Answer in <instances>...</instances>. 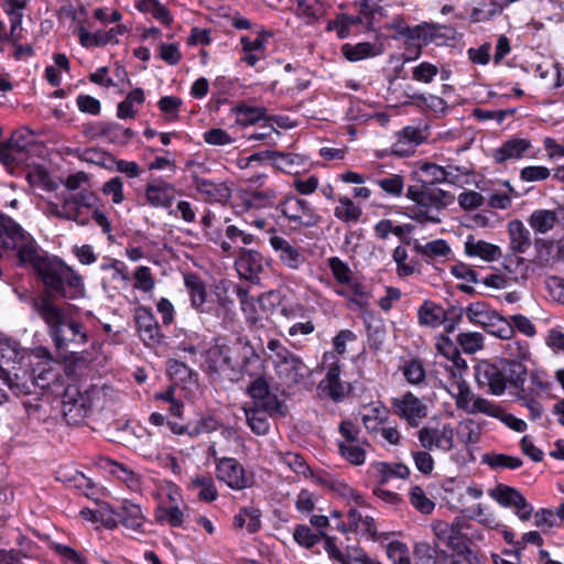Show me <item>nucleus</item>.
<instances>
[{
    "label": "nucleus",
    "instance_id": "obj_12",
    "mask_svg": "<svg viewBox=\"0 0 564 564\" xmlns=\"http://www.w3.org/2000/svg\"><path fill=\"white\" fill-rule=\"evenodd\" d=\"M392 412L404 420L411 427H417L427 416L426 404L412 392L408 391L391 400Z\"/></svg>",
    "mask_w": 564,
    "mask_h": 564
},
{
    "label": "nucleus",
    "instance_id": "obj_61",
    "mask_svg": "<svg viewBox=\"0 0 564 564\" xmlns=\"http://www.w3.org/2000/svg\"><path fill=\"white\" fill-rule=\"evenodd\" d=\"M467 413H469V414L482 413L488 416L497 417L501 413V408L485 398L475 395L473 402L470 403L469 410H467Z\"/></svg>",
    "mask_w": 564,
    "mask_h": 564
},
{
    "label": "nucleus",
    "instance_id": "obj_42",
    "mask_svg": "<svg viewBox=\"0 0 564 564\" xmlns=\"http://www.w3.org/2000/svg\"><path fill=\"white\" fill-rule=\"evenodd\" d=\"M536 75L546 82V87L555 89L564 84V69L557 63L539 64Z\"/></svg>",
    "mask_w": 564,
    "mask_h": 564
},
{
    "label": "nucleus",
    "instance_id": "obj_11",
    "mask_svg": "<svg viewBox=\"0 0 564 564\" xmlns=\"http://www.w3.org/2000/svg\"><path fill=\"white\" fill-rule=\"evenodd\" d=\"M421 446L429 451L449 452L455 446V431L451 423L425 425L417 431Z\"/></svg>",
    "mask_w": 564,
    "mask_h": 564
},
{
    "label": "nucleus",
    "instance_id": "obj_10",
    "mask_svg": "<svg viewBox=\"0 0 564 564\" xmlns=\"http://www.w3.org/2000/svg\"><path fill=\"white\" fill-rule=\"evenodd\" d=\"M212 456L215 458L216 476L234 490H242L250 487L253 478L245 467L232 457H216L215 451Z\"/></svg>",
    "mask_w": 564,
    "mask_h": 564
},
{
    "label": "nucleus",
    "instance_id": "obj_54",
    "mask_svg": "<svg viewBox=\"0 0 564 564\" xmlns=\"http://www.w3.org/2000/svg\"><path fill=\"white\" fill-rule=\"evenodd\" d=\"M283 299V294L276 290L268 291L258 297L259 307L267 319L282 306Z\"/></svg>",
    "mask_w": 564,
    "mask_h": 564
},
{
    "label": "nucleus",
    "instance_id": "obj_28",
    "mask_svg": "<svg viewBox=\"0 0 564 564\" xmlns=\"http://www.w3.org/2000/svg\"><path fill=\"white\" fill-rule=\"evenodd\" d=\"M465 252L468 257H478L489 262L496 261L502 256L500 247L485 240L476 239L471 235H469L465 241Z\"/></svg>",
    "mask_w": 564,
    "mask_h": 564
},
{
    "label": "nucleus",
    "instance_id": "obj_19",
    "mask_svg": "<svg viewBox=\"0 0 564 564\" xmlns=\"http://www.w3.org/2000/svg\"><path fill=\"white\" fill-rule=\"evenodd\" d=\"M175 186L162 178L153 180L145 185L144 198L154 208H169L175 199Z\"/></svg>",
    "mask_w": 564,
    "mask_h": 564
},
{
    "label": "nucleus",
    "instance_id": "obj_33",
    "mask_svg": "<svg viewBox=\"0 0 564 564\" xmlns=\"http://www.w3.org/2000/svg\"><path fill=\"white\" fill-rule=\"evenodd\" d=\"M238 296L240 299L241 311L249 327H264V322L267 318L259 307L258 299L256 300L249 296L248 292L245 290H239Z\"/></svg>",
    "mask_w": 564,
    "mask_h": 564
},
{
    "label": "nucleus",
    "instance_id": "obj_41",
    "mask_svg": "<svg viewBox=\"0 0 564 564\" xmlns=\"http://www.w3.org/2000/svg\"><path fill=\"white\" fill-rule=\"evenodd\" d=\"M338 205L334 208V216L343 223H357L359 221L362 210L349 197L339 196Z\"/></svg>",
    "mask_w": 564,
    "mask_h": 564
},
{
    "label": "nucleus",
    "instance_id": "obj_60",
    "mask_svg": "<svg viewBox=\"0 0 564 564\" xmlns=\"http://www.w3.org/2000/svg\"><path fill=\"white\" fill-rule=\"evenodd\" d=\"M521 492L507 485H498L490 491L491 498L503 507H512Z\"/></svg>",
    "mask_w": 564,
    "mask_h": 564
},
{
    "label": "nucleus",
    "instance_id": "obj_36",
    "mask_svg": "<svg viewBox=\"0 0 564 564\" xmlns=\"http://www.w3.org/2000/svg\"><path fill=\"white\" fill-rule=\"evenodd\" d=\"M417 319L421 326L436 328L447 321V312L431 301H425L417 311Z\"/></svg>",
    "mask_w": 564,
    "mask_h": 564
},
{
    "label": "nucleus",
    "instance_id": "obj_31",
    "mask_svg": "<svg viewBox=\"0 0 564 564\" xmlns=\"http://www.w3.org/2000/svg\"><path fill=\"white\" fill-rule=\"evenodd\" d=\"M261 528V511L252 506L239 509L234 516L232 529L235 531L246 530L249 534L256 533Z\"/></svg>",
    "mask_w": 564,
    "mask_h": 564
},
{
    "label": "nucleus",
    "instance_id": "obj_6",
    "mask_svg": "<svg viewBox=\"0 0 564 564\" xmlns=\"http://www.w3.org/2000/svg\"><path fill=\"white\" fill-rule=\"evenodd\" d=\"M327 263L337 283L343 285V288L336 290V293L359 307L365 306L368 302V294L365 286L354 278L348 264L338 257L328 258Z\"/></svg>",
    "mask_w": 564,
    "mask_h": 564
},
{
    "label": "nucleus",
    "instance_id": "obj_22",
    "mask_svg": "<svg viewBox=\"0 0 564 564\" xmlns=\"http://www.w3.org/2000/svg\"><path fill=\"white\" fill-rule=\"evenodd\" d=\"M193 183L196 191L207 202L225 204L231 197L229 186L223 182L217 183L195 175L193 176Z\"/></svg>",
    "mask_w": 564,
    "mask_h": 564
},
{
    "label": "nucleus",
    "instance_id": "obj_64",
    "mask_svg": "<svg viewBox=\"0 0 564 564\" xmlns=\"http://www.w3.org/2000/svg\"><path fill=\"white\" fill-rule=\"evenodd\" d=\"M344 556L346 562L343 564H351V562H356L358 564H382L377 558L369 556L358 545H347L344 551Z\"/></svg>",
    "mask_w": 564,
    "mask_h": 564
},
{
    "label": "nucleus",
    "instance_id": "obj_5",
    "mask_svg": "<svg viewBox=\"0 0 564 564\" xmlns=\"http://www.w3.org/2000/svg\"><path fill=\"white\" fill-rule=\"evenodd\" d=\"M267 347L271 351L269 358L281 386L292 388L305 381L310 370L300 356L289 350L278 339H270Z\"/></svg>",
    "mask_w": 564,
    "mask_h": 564
},
{
    "label": "nucleus",
    "instance_id": "obj_63",
    "mask_svg": "<svg viewBox=\"0 0 564 564\" xmlns=\"http://www.w3.org/2000/svg\"><path fill=\"white\" fill-rule=\"evenodd\" d=\"M435 346L437 351L448 360L453 361V364H462L465 366V360L460 358L456 345L447 336H441Z\"/></svg>",
    "mask_w": 564,
    "mask_h": 564
},
{
    "label": "nucleus",
    "instance_id": "obj_62",
    "mask_svg": "<svg viewBox=\"0 0 564 564\" xmlns=\"http://www.w3.org/2000/svg\"><path fill=\"white\" fill-rule=\"evenodd\" d=\"M387 555L393 564H411L409 547L401 541H392L387 545Z\"/></svg>",
    "mask_w": 564,
    "mask_h": 564
},
{
    "label": "nucleus",
    "instance_id": "obj_43",
    "mask_svg": "<svg viewBox=\"0 0 564 564\" xmlns=\"http://www.w3.org/2000/svg\"><path fill=\"white\" fill-rule=\"evenodd\" d=\"M502 351L507 360L527 361L531 358L530 344L527 340L516 338L514 335L502 345Z\"/></svg>",
    "mask_w": 564,
    "mask_h": 564
},
{
    "label": "nucleus",
    "instance_id": "obj_48",
    "mask_svg": "<svg viewBox=\"0 0 564 564\" xmlns=\"http://www.w3.org/2000/svg\"><path fill=\"white\" fill-rule=\"evenodd\" d=\"M481 462L492 469H518L523 465L522 459L519 457L498 453L482 455Z\"/></svg>",
    "mask_w": 564,
    "mask_h": 564
},
{
    "label": "nucleus",
    "instance_id": "obj_14",
    "mask_svg": "<svg viewBox=\"0 0 564 564\" xmlns=\"http://www.w3.org/2000/svg\"><path fill=\"white\" fill-rule=\"evenodd\" d=\"M432 530L437 541L445 544L452 553L469 549L468 538L462 532L463 524L460 520L452 523L442 520L433 521Z\"/></svg>",
    "mask_w": 564,
    "mask_h": 564
},
{
    "label": "nucleus",
    "instance_id": "obj_49",
    "mask_svg": "<svg viewBox=\"0 0 564 564\" xmlns=\"http://www.w3.org/2000/svg\"><path fill=\"white\" fill-rule=\"evenodd\" d=\"M340 456L355 466L364 465L366 462V449L360 441L358 442H338Z\"/></svg>",
    "mask_w": 564,
    "mask_h": 564
},
{
    "label": "nucleus",
    "instance_id": "obj_2",
    "mask_svg": "<svg viewBox=\"0 0 564 564\" xmlns=\"http://www.w3.org/2000/svg\"><path fill=\"white\" fill-rule=\"evenodd\" d=\"M260 357L248 340L239 338L232 346L216 341L205 354V371L214 380L237 382L254 373Z\"/></svg>",
    "mask_w": 564,
    "mask_h": 564
},
{
    "label": "nucleus",
    "instance_id": "obj_51",
    "mask_svg": "<svg viewBox=\"0 0 564 564\" xmlns=\"http://www.w3.org/2000/svg\"><path fill=\"white\" fill-rule=\"evenodd\" d=\"M137 8L141 12L152 14L154 19L165 25H169L172 22L170 11L158 0H141L138 2Z\"/></svg>",
    "mask_w": 564,
    "mask_h": 564
},
{
    "label": "nucleus",
    "instance_id": "obj_7",
    "mask_svg": "<svg viewBox=\"0 0 564 564\" xmlns=\"http://www.w3.org/2000/svg\"><path fill=\"white\" fill-rule=\"evenodd\" d=\"M279 210L294 230L314 227L319 224L321 216L312 205L303 198L288 196L279 204Z\"/></svg>",
    "mask_w": 564,
    "mask_h": 564
},
{
    "label": "nucleus",
    "instance_id": "obj_58",
    "mask_svg": "<svg viewBox=\"0 0 564 564\" xmlns=\"http://www.w3.org/2000/svg\"><path fill=\"white\" fill-rule=\"evenodd\" d=\"M101 271H110L112 280L127 284L130 281L128 267L118 259L107 258L100 264Z\"/></svg>",
    "mask_w": 564,
    "mask_h": 564
},
{
    "label": "nucleus",
    "instance_id": "obj_4",
    "mask_svg": "<svg viewBox=\"0 0 564 564\" xmlns=\"http://www.w3.org/2000/svg\"><path fill=\"white\" fill-rule=\"evenodd\" d=\"M406 197L414 203L411 217L421 223L437 224L438 214L454 200L453 195L432 183H421L408 187Z\"/></svg>",
    "mask_w": 564,
    "mask_h": 564
},
{
    "label": "nucleus",
    "instance_id": "obj_55",
    "mask_svg": "<svg viewBox=\"0 0 564 564\" xmlns=\"http://www.w3.org/2000/svg\"><path fill=\"white\" fill-rule=\"evenodd\" d=\"M411 505L421 513L429 514L434 508L435 503L425 495L420 486H412L409 492Z\"/></svg>",
    "mask_w": 564,
    "mask_h": 564
},
{
    "label": "nucleus",
    "instance_id": "obj_26",
    "mask_svg": "<svg viewBox=\"0 0 564 564\" xmlns=\"http://www.w3.org/2000/svg\"><path fill=\"white\" fill-rule=\"evenodd\" d=\"M370 471L381 485L393 478L406 479L410 476V469L403 463L375 462L370 465Z\"/></svg>",
    "mask_w": 564,
    "mask_h": 564
},
{
    "label": "nucleus",
    "instance_id": "obj_35",
    "mask_svg": "<svg viewBox=\"0 0 564 564\" xmlns=\"http://www.w3.org/2000/svg\"><path fill=\"white\" fill-rule=\"evenodd\" d=\"M29 159L28 150L10 142H0V162L12 172L15 167L25 164Z\"/></svg>",
    "mask_w": 564,
    "mask_h": 564
},
{
    "label": "nucleus",
    "instance_id": "obj_40",
    "mask_svg": "<svg viewBox=\"0 0 564 564\" xmlns=\"http://www.w3.org/2000/svg\"><path fill=\"white\" fill-rule=\"evenodd\" d=\"M408 383L412 386L425 384L426 370L421 359H405L399 367Z\"/></svg>",
    "mask_w": 564,
    "mask_h": 564
},
{
    "label": "nucleus",
    "instance_id": "obj_34",
    "mask_svg": "<svg viewBox=\"0 0 564 564\" xmlns=\"http://www.w3.org/2000/svg\"><path fill=\"white\" fill-rule=\"evenodd\" d=\"M242 55L240 62L253 67L257 63L265 57V39L248 36L240 37Z\"/></svg>",
    "mask_w": 564,
    "mask_h": 564
},
{
    "label": "nucleus",
    "instance_id": "obj_13",
    "mask_svg": "<svg viewBox=\"0 0 564 564\" xmlns=\"http://www.w3.org/2000/svg\"><path fill=\"white\" fill-rule=\"evenodd\" d=\"M67 220L75 221L79 226H85L90 220V214L97 204L96 195L90 191H80L75 194H68L63 197Z\"/></svg>",
    "mask_w": 564,
    "mask_h": 564
},
{
    "label": "nucleus",
    "instance_id": "obj_50",
    "mask_svg": "<svg viewBox=\"0 0 564 564\" xmlns=\"http://www.w3.org/2000/svg\"><path fill=\"white\" fill-rule=\"evenodd\" d=\"M446 390L455 400L457 409L464 410L465 412L469 410L470 403L476 394L469 389L467 382L459 384L451 383L446 386Z\"/></svg>",
    "mask_w": 564,
    "mask_h": 564
},
{
    "label": "nucleus",
    "instance_id": "obj_53",
    "mask_svg": "<svg viewBox=\"0 0 564 564\" xmlns=\"http://www.w3.org/2000/svg\"><path fill=\"white\" fill-rule=\"evenodd\" d=\"M457 344L465 354L471 355L484 348L485 338L484 335L478 332L459 333L457 335Z\"/></svg>",
    "mask_w": 564,
    "mask_h": 564
},
{
    "label": "nucleus",
    "instance_id": "obj_15",
    "mask_svg": "<svg viewBox=\"0 0 564 564\" xmlns=\"http://www.w3.org/2000/svg\"><path fill=\"white\" fill-rule=\"evenodd\" d=\"M128 32V28L123 24H118L109 30H98L89 32L82 22L76 28L79 43L86 48L100 47L108 44L119 43V36Z\"/></svg>",
    "mask_w": 564,
    "mask_h": 564
},
{
    "label": "nucleus",
    "instance_id": "obj_24",
    "mask_svg": "<svg viewBox=\"0 0 564 564\" xmlns=\"http://www.w3.org/2000/svg\"><path fill=\"white\" fill-rule=\"evenodd\" d=\"M532 144L528 139L511 138L505 141L492 153V158L497 163H503L509 160H520L531 150Z\"/></svg>",
    "mask_w": 564,
    "mask_h": 564
},
{
    "label": "nucleus",
    "instance_id": "obj_8",
    "mask_svg": "<svg viewBox=\"0 0 564 564\" xmlns=\"http://www.w3.org/2000/svg\"><path fill=\"white\" fill-rule=\"evenodd\" d=\"M253 369L256 375L248 376L251 380L246 388L247 394L252 399L251 406H261L269 411H282L284 404L276 394L270 391L262 364L260 362L259 366H254Z\"/></svg>",
    "mask_w": 564,
    "mask_h": 564
},
{
    "label": "nucleus",
    "instance_id": "obj_45",
    "mask_svg": "<svg viewBox=\"0 0 564 564\" xmlns=\"http://www.w3.org/2000/svg\"><path fill=\"white\" fill-rule=\"evenodd\" d=\"M191 487L197 490V497L205 502H212L217 499L218 491L214 479L207 475H197L191 479Z\"/></svg>",
    "mask_w": 564,
    "mask_h": 564
},
{
    "label": "nucleus",
    "instance_id": "obj_56",
    "mask_svg": "<svg viewBox=\"0 0 564 564\" xmlns=\"http://www.w3.org/2000/svg\"><path fill=\"white\" fill-rule=\"evenodd\" d=\"M133 288L143 293H150L155 286V279L151 269L145 265H139L133 272Z\"/></svg>",
    "mask_w": 564,
    "mask_h": 564
},
{
    "label": "nucleus",
    "instance_id": "obj_38",
    "mask_svg": "<svg viewBox=\"0 0 564 564\" xmlns=\"http://www.w3.org/2000/svg\"><path fill=\"white\" fill-rule=\"evenodd\" d=\"M341 54L349 62H359L382 54V46L369 42L346 43L341 46Z\"/></svg>",
    "mask_w": 564,
    "mask_h": 564
},
{
    "label": "nucleus",
    "instance_id": "obj_47",
    "mask_svg": "<svg viewBox=\"0 0 564 564\" xmlns=\"http://www.w3.org/2000/svg\"><path fill=\"white\" fill-rule=\"evenodd\" d=\"M295 13L307 23L318 20L325 14V6L318 0H295Z\"/></svg>",
    "mask_w": 564,
    "mask_h": 564
},
{
    "label": "nucleus",
    "instance_id": "obj_57",
    "mask_svg": "<svg viewBox=\"0 0 564 564\" xmlns=\"http://www.w3.org/2000/svg\"><path fill=\"white\" fill-rule=\"evenodd\" d=\"M101 134L111 142L127 144L134 135V132L131 129L123 128L118 123H109L102 128Z\"/></svg>",
    "mask_w": 564,
    "mask_h": 564
},
{
    "label": "nucleus",
    "instance_id": "obj_17",
    "mask_svg": "<svg viewBox=\"0 0 564 564\" xmlns=\"http://www.w3.org/2000/svg\"><path fill=\"white\" fill-rule=\"evenodd\" d=\"M475 378L477 383L488 388L491 394L501 395L507 389L500 362L480 361L475 367Z\"/></svg>",
    "mask_w": 564,
    "mask_h": 564
},
{
    "label": "nucleus",
    "instance_id": "obj_44",
    "mask_svg": "<svg viewBox=\"0 0 564 564\" xmlns=\"http://www.w3.org/2000/svg\"><path fill=\"white\" fill-rule=\"evenodd\" d=\"M413 249L417 254H421L422 257L430 260L444 258L451 253V247L443 239H436L425 245H422L416 240L414 242Z\"/></svg>",
    "mask_w": 564,
    "mask_h": 564
},
{
    "label": "nucleus",
    "instance_id": "obj_52",
    "mask_svg": "<svg viewBox=\"0 0 564 564\" xmlns=\"http://www.w3.org/2000/svg\"><path fill=\"white\" fill-rule=\"evenodd\" d=\"M278 456H279V459L295 474L303 476V477H308L311 475L310 466L307 465V463L303 458V456L300 455L299 453H293V452L282 453V452H280L278 454Z\"/></svg>",
    "mask_w": 564,
    "mask_h": 564
},
{
    "label": "nucleus",
    "instance_id": "obj_20",
    "mask_svg": "<svg viewBox=\"0 0 564 564\" xmlns=\"http://www.w3.org/2000/svg\"><path fill=\"white\" fill-rule=\"evenodd\" d=\"M397 140L391 145V153L398 156H409L417 145L423 143L424 135L419 128L405 127L395 134Z\"/></svg>",
    "mask_w": 564,
    "mask_h": 564
},
{
    "label": "nucleus",
    "instance_id": "obj_59",
    "mask_svg": "<svg viewBox=\"0 0 564 564\" xmlns=\"http://www.w3.org/2000/svg\"><path fill=\"white\" fill-rule=\"evenodd\" d=\"M503 186L508 189V193H492L488 197V205L495 209H508L512 205V197H518L519 194L514 191L512 185L508 182H503Z\"/></svg>",
    "mask_w": 564,
    "mask_h": 564
},
{
    "label": "nucleus",
    "instance_id": "obj_9",
    "mask_svg": "<svg viewBox=\"0 0 564 564\" xmlns=\"http://www.w3.org/2000/svg\"><path fill=\"white\" fill-rule=\"evenodd\" d=\"M95 389L82 393L76 387H67L63 395L62 412L69 423H77L86 417L94 405Z\"/></svg>",
    "mask_w": 564,
    "mask_h": 564
},
{
    "label": "nucleus",
    "instance_id": "obj_18",
    "mask_svg": "<svg viewBox=\"0 0 564 564\" xmlns=\"http://www.w3.org/2000/svg\"><path fill=\"white\" fill-rule=\"evenodd\" d=\"M134 321L139 336L147 346L153 347L160 344L163 336L150 307H138L134 313Z\"/></svg>",
    "mask_w": 564,
    "mask_h": 564
},
{
    "label": "nucleus",
    "instance_id": "obj_1",
    "mask_svg": "<svg viewBox=\"0 0 564 564\" xmlns=\"http://www.w3.org/2000/svg\"><path fill=\"white\" fill-rule=\"evenodd\" d=\"M0 251L15 257L21 265H31L39 274L48 297L75 300L84 296L83 278L58 259L41 254L34 238L18 223L6 240L1 241Z\"/></svg>",
    "mask_w": 564,
    "mask_h": 564
},
{
    "label": "nucleus",
    "instance_id": "obj_27",
    "mask_svg": "<svg viewBox=\"0 0 564 564\" xmlns=\"http://www.w3.org/2000/svg\"><path fill=\"white\" fill-rule=\"evenodd\" d=\"M243 412L247 419V423L252 432L258 435H264L268 433L270 427L269 416L283 414L284 409H282V411H269L261 406L245 405Z\"/></svg>",
    "mask_w": 564,
    "mask_h": 564
},
{
    "label": "nucleus",
    "instance_id": "obj_21",
    "mask_svg": "<svg viewBox=\"0 0 564 564\" xmlns=\"http://www.w3.org/2000/svg\"><path fill=\"white\" fill-rule=\"evenodd\" d=\"M319 388L335 402L344 400L349 391V384L340 380V366L333 362L326 371L325 378L319 382Z\"/></svg>",
    "mask_w": 564,
    "mask_h": 564
},
{
    "label": "nucleus",
    "instance_id": "obj_23",
    "mask_svg": "<svg viewBox=\"0 0 564 564\" xmlns=\"http://www.w3.org/2000/svg\"><path fill=\"white\" fill-rule=\"evenodd\" d=\"M119 520L108 519L107 523L112 522V525H117L120 522L123 527L129 530L139 531L144 524L145 518L141 510V507L131 501L124 500L119 507L118 511H111Z\"/></svg>",
    "mask_w": 564,
    "mask_h": 564
},
{
    "label": "nucleus",
    "instance_id": "obj_16",
    "mask_svg": "<svg viewBox=\"0 0 564 564\" xmlns=\"http://www.w3.org/2000/svg\"><path fill=\"white\" fill-rule=\"evenodd\" d=\"M269 242L284 267L300 270L304 265L306 258L303 249L296 243L275 235L269 238Z\"/></svg>",
    "mask_w": 564,
    "mask_h": 564
},
{
    "label": "nucleus",
    "instance_id": "obj_46",
    "mask_svg": "<svg viewBox=\"0 0 564 564\" xmlns=\"http://www.w3.org/2000/svg\"><path fill=\"white\" fill-rule=\"evenodd\" d=\"M232 112L237 115V124L250 126L267 118V109L264 107H253L240 104L232 108Z\"/></svg>",
    "mask_w": 564,
    "mask_h": 564
},
{
    "label": "nucleus",
    "instance_id": "obj_25",
    "mask_svg": "<svg viewBox=\"0 0 564 564\" xmlns=\"http://www.w3.org/2000/svg\"><path fill=\"white\" fill-rule=\"evenodd\" d=\"M509 249L516 254L525 253L532 246L530 230L519 219L510 220L507 225Z\"/></svg>",
    "mask_w": 564,
    "mask_h": 564
},
{
    "label": "nucleus",
    "instance_id": "obj_37",
    "mask_svg": "<svg viewBox=\"0 0 564 564\" xmlns=\"http://www.w3.org/2000/svg\"><path fill=\"white\" fill-rule=\"evenodd\" d=\"M184 284L191 299V305L196 311L205 312V303L207 297L206 285L203 280L194 274L188 273L184 275Z\"/></svg>",
    "mask_w": 564,
    "mask_h": 564
},
{
    "label": "nucleus",
    "instance_id": "obj_3",
    "mask_svg": "<svg viewBox=\"0 0 564 564\" xmlns=\"http://www.w3.org/2000/svg\"><path fill=\"white\" fill-rule=\"evenodd\" d=\"M32 307L46 324L47 333L58 354L75 352L88 343L89 335L84 324L70 317L52 300L34 299Z\"/></svg>",
    "mask_w": 564,
    "mask_h": 564
},
{
    "label": "nucleus",
    "instance_id": "obj_32",
    "mask_svg": "<svg viewBox=\"0 0 564 564\" xmlns=\"http://www.w3.org/2000/svg\"><path fill=\"white\" fill-rule=\"evenodd\" d=\"M506 387L510 384L518 393L524 392L528 369L519 361L503 359L500 361Z\"/></svg>",
    "mask_w": 564,
    "mask_h": 564
},
{
    "label": "nucleus",
    "instance_id": "obj_39",
    "mask_svg": "<svg viewBox=\"0 0 564 564\" xmlns=\"http://www.w3.org/2000/svg\"><path fill=\"white\" fill-rule=\"evenodd\" d=\"M558 223V215L552 209H535L529 218L528 224L536 234L551 231Z\"/></svg>",
    "mask_w": 564,
    "mask_h": 564
},
{
    "label": "nucleus",
    "instance_id": "obj_30",
    "mask_svg": "<svg viewBox=\"0 0 564 564\" xmlns=\"http://www.w3.org/2000/svg\"><path fill=\"white\" fill-rule=\"evenodd\" d=\"M235 264L239 274L249 280L262 270V256L256 250L241 248Z\"/></svg>",
    "mask_w": 564,
    "mask_h": 564
},
{
    "label": "nucleus",
    "instance_id": "obj_29",
    "mask_svg": "<svg viewBox=\"0 0 564 564\" xmlns=\"http://www.w3.org/2000/svg\"><path fill=\"white\" fill-rule=\"evenodd\" d=\"M465 314L471 324L480 326L486 332H488L495 319L499 316V313L485 302L470 303L465 308Z\"/></svg>",
    "mask_w": 564,
    "mask_h": 564
}]
</instances>
